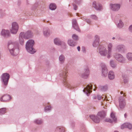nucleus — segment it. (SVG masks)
Wrapping results in <instances>:
<instances>
[{"instance_id":"f257e3e1","label":"nucleus","mask_w":132,"mask_h":132,"mask_svg":"<svg viewBox=\"0 0 132 132\" xmlns=\"http://www.w3.org/2000/svg\"><path fill=\"white\" fill-rule=\"evenodd\" d=\"M8 48L11 54L16 55L19 52L18 46L15 42L10 40L8 42Z\"/></svg>"},{"instance_id":"f03ea898","label":"nucleus","mask_w":132,"mask_h":132,"mask_svg":"<svg viewBox=\"0 0 132 132\" xmlns=\"http://www.w3.org/2000/svg\"><path fill=\"white\" fill-rule=\"evenodd\" d=\"M32 32L30 30H28L25 33L21 32L19 35V41L21 45H23L24 43L23 38L28 39L32 37Z\"/></svg>"},{"instance_id":"7ed1b4c3","label":"nucleus","mask_w":132,"mask_h":132,"mask_svg":"<svg viewBox=\"0 0 132 132\" xmlns=\"http://www.w3.org/2000/svg\"><path fill=\"white\" fill-rule=\"evenodd\" d=\"M112 47V44L111 43L109 44L108 45V51L106 50V49L104 47L102 48L100 51V54L102 55L105 56L107 54V57L108 58H109L111 56V48Z\"/></svg>"},{"instance_id":"20e7f679","label":"nucleus","mask_w":132,"mask_h":132,"mask_svg":"<svg viewBox=\"0 0 132 132\" xmlns=\"http://www.w3.org/2000/svg\"><path fill=\"white\" fill-rule=\"evenodd\" d=\"M10 78V75L7 73H3L1 75V80L4 87H6L7 85Z\"/></svg>"},{"instance_id":"39448f33","label":"nucleus","mask_w":132,"mask_h":132,"mask_svg":"<svg viewBox=\"0 0 132 132\" xmlns=\"http://www.w3.org/2000/svg\"><path fill=\"white\" fill-rule=\"evenodd\" d=\"M26 48L27 52L31 54H33V41L29 40L27 42Z\"/></svg>"},{"instance_id":"423d86ee","label":"nucleus","mask_w":132,"mask_h":132,"mask_svg":"<svg viewBox=\"0 0 132 132\" xmlns=\"http://www.w3.org/2000/svg\"><path fill=\"white\" fill-rule=\"evenodd\" d=\"M19 28L18 23L16 22H13L12 24V27L10 29L11 32L13 34H16L18 31Z\"/></svg>"},{"instance_id":"0eeeda50","label":"nucleus","mask_w":132,"mask_h":132,"mask_svg":"<svg viewBox=\"0 0 132 132\" xmlns=\"http://www.w3.org/2000/svg\"><path fill=\"white\" fill-rule=\"evenodd\" d=\"M92 85L91 84L88 85L87 86L86 88H84L83 90L85 92L87 95H88V94H89L92 92L91 90L92 89Z\"/></svg>"},{"instance_id":"6e6552de","label":"nucleus","mask_w":132,"mask_h":132,"mask_svg":"<svg viewBox=\"0 0 132 132\" xmlns=\"http://www.w3.org/2000/svg\"><path fill=\"white\" fill-rule=\"evenodd\" d=\"M1 34V35L6 37H9L10 35L9 31L7 30H2Z\"/></svg>"},{"instance_id":"1a4fd4ad","label":"nucleus","mask_w":132,"mask_h":132,"mask_svg":"<svg viewBox=\"0 0 132 132\" xmlns=\"http://www.w3.org/2000/svg\"><path fill=\"white\" fill-rule=\"evenodd\" d=\"M11 99V96L9 95H5L3 96L1 98V101L2 102L9 101Z\"/></svg>"},{"instance_id":"9d476101","label":"nucleus","mask_w":132,"mask_h":132,"mask_svg":"<svg viewBox=\"0 0 132 132\" xmlns=\"http://www.w3.org/2000/svg\"><path fill=\"white\" fill-rule=\"evenodd\" d=\"M114 56L115 59L119 61L122 62L123 60V57L120 54H116Z\"/></svg>"},{"instance_id":"9b49d317","label":"nucleus","mask_w":132,"mask_h":132,"mask_svg":"<svg viewBox=\"0 0 132 132\" xmlns=\"http://www.w3.org/2000/svg\"><path fill=\"white\" fill-rule=\"evenodd\" d=\"M93 6L97 10H100L102 9L101 5L99 3L94 2L93 3Z\"/></svg>"},{"instance_id":"f8f14e48","label":"nucleus","mask_w":132,"mask_h":132,"mask_svg":"<svg viewBox=\"0 0 132 132\" xmlns=\"http://www.w3.org/2000/svg\"><path fill=\"white\" fill-rule=\"evenodd\" d=\"M90 118L93 120V121L96 123H98L100 121V119L97 116H95L94 115H91L90 116Z\"/></svg>"},{"instance_id":"ddd939ff","label":"nucleus","mask_w":132,"mask_h":132,"mask_svg":"<svg viewBox=\"0 0 132 132\" xmlns=\"http://www.w3.org/2000/svg\"><path fill=\"white\" fill-rule=\"evenodd\" d=\"M111 9L114 11H117L120 8V5L119 4H111Z\"/></svg>"},{"instance_id":"4468645a","label":"nucleus","mask_w":132,"mask_h":132,"mask_svg":"<svg viewBox=\"0 0 132 132\" xmlns=\"http://www.w3.org/2000/svg\"><path fill=\"white\" fill-rule=\"evenodd\" d=\"M127 127L130 129L132 128V125L130 123H126L122 125L121 126V128L123 129L124 128Z\"/></svg>"},{"instance_id":"2eb2a0df","label":"nucleus","mask_w":132,"mask_h":132,"mask_svg":"<svg viewBox=\"0 0 132 132\" xmlns=\"http://www.w3.org/2000/svg\"><path fill=\"white\" fill-rule=\"evenodd\" d=\"M98 99L99 100H100L102 98H104L107 100L109 101L112 100L111 97H110L109 98H107V96L105 95V96L103 95V96L101 97L100 96H98Z\"/></svg>"},{"instance_id":"dca6fc26","label":"nucleus","mask_w":132,"mask_h":132,"mask_svg":"<svg viewBox=\"0 0 132 132\" xmlns=\"http://www.w3.org/2000/svg\"><path fill=\"white\" fill-rule=\"evenodd\" d=\"M119 106L121 108H123L125 105V103L124 100H120L119 101Z\"/></svg>"},{"instance_id":"f3484780","label":"nucleus","mask_w":132,"mask_h":132,"mask_svg":"<svg viewBox=\"0 0 132 132\" xmlns=\"http://www.w3.org/2000/svg\"><path fill=\"white\" fill-rule=\"evenodd\" d=\"M106 115V113L103 111L99 112L98 115L101 118H104Z\"/></svg>"},{"instance_id":"a211bd4d","label":"nucleus","mask_w":132,"mask_h":132,"mask_svg":"<svg viewBox=\"0 0 132 132\" xmlns=\"http://www.w3.org/2000/svg\"><path fill=\"white\" fill-rule=\"evenodd\" d=\"M108 77L109 79H112L114 78V75L113 72L110 71L109 72L108 74Z\"/></svg>"},{"instance_id":"6ab92c4d","label":"nucleus","mask_w":132,"mask_h":132,"mask_svg":"<svg viewBox=\"0 0 132 132\" xmlns=\"http://www.w3.org/2000/svg\"><path fill=\"white\" fill-rule=\"evenodd\" d=\"M108 73L107 70L105 67H102V73L104 76H106L107 75Z\"/></svg>"},{"instance_id":"aec40b11","label":"nucleus","mask_w":132,"mask_h":132,"mask_svg":"<svg viewBox=\"0 0 132 132\" xmlns=\"http://www.w3.org/2000/svg\"><path fill=\"white\" fill-rule=\"evenodd\" d=\"M56 7V6L54 4H51L49 6L50 9L52 10H55Z\"/></svg>"},{"instance_id":"412c9836","label":"nucleus","mask_w":132,"mask_h":132,"mask_svg":"<svg viewBox=\"0 0 132 132\" xmlns=\"http://www.w3.org/2000/svg\"><path fill=\"white\" fill-rule=\"evenodd\" d=\"M95 37L96 38V40L97 41L95 42H94L93 44V46H95L96 45H97L98 44L99 42V38L98 36L97 35H96L95 36Z\"/></svg>"},{"instance_id":"4be33fe9","label":"nucleus","mask_w":132,"mask_h":132,"mask_svg":"<svg viewBox=\"0 0 132 132\" xmlns=\"http://www.w3.org/2000/svg\"><path fill=\"white\" fill-rule=\"evenodd\" d=\"M54 43L55 44L57 45H60L61 44V41L57 38H56L54 39Z\"/></svg>"},{"instance_id":"5701e85b","label":"nucleus","mask_w":132,"mask_h":132,"mask_svg":"<svg viewBox=\"0 0 132 132\" xmlns=\"http://www.w3.org/2000/svg\"><path fill=\"white\" fill-rule=\"evenodd\" d=\"M6 109L5 108H3L0 109V114H3L6 112Z\"/></svg>"},{"instance_id":"b1692460","label":"nucleus","mask_w":132,"mask_h":132,"mask_svg":"<svg viewBox=\"0 0 132 132\" xmlns=\"http://www.w3.org/2000/svg\"><path fill=\"white\" fill-rule=\"evenodd\" d=\"M71 40H69L68 41V43L69 45L71 46H74L76 45V44L75 43H73Z\"/></svg>"},{"instance_id":"393cba45","label":"nucleus","mask_w":132,"mask_h":132,"mask_svg":"<svg viewBox=\"0 0 132 132\" xmlns=\"http://www.w3.org/2000/svg\"><path fill=\"white\" fill-rule=\"evenodd\" d=\"M127 57L129 60H132V53H128L127 54Z\"/></svg>"},{"instance_id":"a878e982","label":"nucleus","mask_w":132,"mask_h":132,"mask_svg":"<svg viewBox=\"0 0 132 132\" xmlns=\"http://www.w3.org/2000/svg\"><path fill=\"white\" fill-rule=\"evenodd\" d=\"M123 46L122 45H119L117 47V49L118 51H120L123 49Z\"/></svg>"},{"instance_id":"bb28decb","label":"nucleus","mask_w":132,"mask_h":132,"mask_svg":"<svg viewBox=\"0 0 132 132\" xmlns=\"http://www.w3.org/2000/svg\"><path fill=\"white\" fill-rule=\"evenodd\" d=\"M59 60L60 61L62 62L64 60V56L63 55H61L60 56L59 58Z\"/></svg>"},{"instance_id":"cd10ccee","label":"nucleus","mask_w":132,"mask_h":132,"mask_svg":"<svg viewBox=\"0 0 132 132\" xmlns=\"http://www.w3.org/2000/svg\"><path fill=\"white\" fill-rule=\"evenodd\" d=\"M100 89L102 91H105L107 89V87L106 86H101L100 87Z\"/></svg>"},{"instance_id":"c85d7f7f","label":"nucleus","mask_w":132,"mask_h":132,"mask_svg":"<svg viewBox=\"0 0 132 132\" xmlns=\"http://www.w3.org/2000/svg\"><path fill=\"white\" fill-rule=\"evenodd\" d=\"M111 117L113 119V120L114 121H116L117 119L116 118L114 114L112 112L111 114Z\"/></svg>"},{"instance_id":"c756f323","label":"nucleus","mask_w":132,"mask_h":132,"mask_svg":"<svg viewBox=\"0 0 132 132\" xmlns=\"http://www.w3.org/2000/svg\"><path fill=\"white\" fill-rule=\"evenodd\" d=\"M123 23L121 21H119V22L118 24V27L120 28H121L123 27Z\"/></svg>"},{"instance_id":"7c9ffc66","label":"nucleus","mask_w":132,"mask_h":132,"mask_svg":"<svg viewBox=\"0 0 132 132\" xmlns=\"http://www.w3.org/2000/svg\"><path fill=\"white\" fill-rule=\"evenodd\" d=\"M72 25L73 27H75V25L77 24V23L76 20L75 19H73L72 20Z\"/></svg>"},{"instance_id":"2f4dec72","label":"nucleus","mask_w":132,"mask_h":132,"mask_svg":"<svg viewBox=\"0 0 132 132\" xmlns=\"http://www.w3.org/2000/svg\"><path fill=\"white\" fill-rule=\"evenodd\" d=\"M44 35L45 36H47L49 35V32L47 30H45L44 32Z\"/></svg>"},{"instance_id":"473e14b6","label":"nucleus","mask_w":132,"mask_h":132,"mask_svg":"<svg viewBox=\"0 0 132 132\" xmlns=\"http://www.w3.org/2000/svg\"><path fill=\"white\" fill-rule=\"evenodd\" d=\"M67 73V71H65L64 72L62 75V76L63 77L65 78L66 77H67V75H66V73Z\"/></svg>"},{"instance_id":"72a5a7b5","label":"nucleus","mask_w":132,"mask_h":132,"mask_svg":"<svg viewBox=\"0 0 132 132\" xmlns=\"http://www.w3.org/2000/svg\"><path fill=\"white\" fill-rule=\"evenodd\" d=\"M110 63L111 66L112 67H116V65L114 64V62L112 61H111Z\"/></svg>"},{"instance_id":"f704fd0d","label":"nucleus","mask_w":132,"mask_h":132,"mask_svg":"<svg viewBox=\"0 0 132 132\" xmlns=\"http://www.w3.org/2000/svg\"><path fill=\"white\" fill-rule=\"evenodd\" d=\"M73 27L76 30H77L78 31H79V30H80L79 29V28L78 27V26L77 24H76V25H75V27Z\"/></svg>"},{"instance_id":"c9c22d12","label":"nucleus","mask_w":132,"mask_h":132,"mask_svg":"<svg viewBox=\"0 0 132 132\" xmlns=\"http://www.w3.org/2000/svg\"><path fill=\"white\" fill-rule=\"evenodd\" d=\"M72 38L73 39L75 40H77L78 39V36L75 34H74L73 35Z\"/></svg>"},{"instance_id":"e433bc0d","label":"nucleus","mask_w":132,"mask_h":132,"mask_svg":"<svg viewBox=\"0 0 132 132\" xmlns=\"http://www.w3.org/2000/svg\"><path fill=\"white\" fill-rule=\"evenodd\" d=\"M35 122L38 124H40L42 122V121L41 120H37L35 121Z\"/></svg>"},{"instance_id":"4c0bfd02","label":"nucleus","mask_w":132,"mask_h":132,"mask_svg":"<svg viewBox=\"0 0 132 132\" xmlns=\"http://www.w3.org/2000/svg\"><path fill=\"white\" fill-rule=\"evenodd\" d=\"M51 107L50 106H48L45 108V110H49L51 109Z\"/></svg>"},{"instance_id":"58836bf2","label":"nucleus","mask_w":132,"mask_h":132,"mask_svg":"<svg viewBox=\"0 0 132 132\" xmlns=\"http://www.w3.org/2000/svg\"><path fill=\"white\" fill-rule=\"evenodd\" d=\"M91 18H92L95 19H96L97 18L96 16L95 15H91Z\"/></svg>"},{"instance_id":"ea45409f","label":"nucleus","mask_w":132,"mask_h":132,"mask_svg":"<svg viewBox=\"0 0 132 132\" xmlns=\"http://www.w3.org/2000/svg\"><path fill=\"white\" fill-rule=\"evenodd\" d=\"M73 6L74 9V10H77V6H76L75 4H73Z\"/></svg>"},{"instance_id":"a19ab883","label":"nucleus","mask_w":132,"mask_h":132,"mask_svg":"<svg viewBox=\"0 0 132 132\" xmlns=\"http://www.w3.org/2000/svg\"><path fill=\"white\" fill-rule=\"evenodd\" d=\"M106 121L110 122H111L112 121L111 119H108L106 120Z\"/></svg>"},{"instance_id":"79ce46f5","label":"nucleus","mask_w":132,"mask_h":132,"mask_svg":"<svg viewBox=\"0 0 132 132\" xmlns=\"http://www.w3.org/2000/svg\"><path fill=\"white\" fill-rule=\"evenodd\" d=\"M86 22L89 24H90V21L89 19H87L86 20Z\"/></svg>"},{"instance_id":"37998d69","label":"nucleus","mask_w":132,"mask_h":132,"mask_svg":"<svg viewBox=\"0 0 132 132\" xmlns=\"http://www.w3.org/2000/svg\"><path fill=\"white\" fill-rule=\"evenodd\" d=\"M129 29L130 31L132 32V25L130 26L129 28Z\"/></svg>"},{"instance_id":"c03bdc74","label":"nucleus","mask_w":132,"mask_h":132,"mask_svg":"<svg viewBox=\"0 0 132 132\" xmlns=\"http://www.w3.org/2000/svg\"><path fill=\"white\" fill-rule=\"evenodd\" d=\"M82 50L84 52H85V48L84 47H82Z\"/></svg>"},{"instance_id":"a18cd8bd","label":"nucleus","mask_w":132,"mask_h":132,"mask_svg":"<svg viewBox=\"0 0 132 132\" xmlns=\"http://www.w3.org/2000/svg\"><path fill=\"white\" fill-rule=\"evenodd\" d=\"M77 49L78 51H79L80 50V47L79 46L78 47H77Z\"/></svg>"},{"instance_id":"49530a36","label":"nucleus","mask_w":132,"mask_h":132,"mask_svg":"<svg viewBox=\"0 0 132 132\" xmlns=\"http://www.w3.org/2000/svg\"><path fill=\"white\" fill-rule=\"evenodd\" d=\"M87 76L88 75L89 73V72L88 70L87 71Z\"/></svg>"},{"instance_id":"de8ad7c7","label":"nucleus","mask_w":132,"mask_h":132,"mask_svg":"<svg viewBox=\"0 0 132 132\" xmlns=\"http://www.w3.org/2000/svg\"><path fill=\"white\" fill-rule=\"evenodd\" d=\"M124 116H125V118H126V117H127V114H126V113H125V114H124Z\"/></svg>"},{"instance_id":"09e8293b","label":"nucleus","mask_w":132,"mask_h":132,"mask_svg":"<svg viewBox=\"0 0 132 132\" xmlns=\"http://www.w3.org/2000/svg\"><path fill=\"white\" fill-rule=\"evenodd\" d=\"M123 92H122V91H121V92H120V94H123Z\"/></svg>"},{"instance_id":"8fccbe9b","label":"nucleus","mask_w":132,"mask_h":132,"mask_svg":"<svg viewBox=\"0 0 132 132\" xmlns=\"http://www.w3.org/2000/svg\"><path fill=\"white\" fill-rule=\"evenodd\" d=\"M2 10H0V13H2Z\"/></svg>"},{"instance_id":"3c124183","label":"nucleus","mask_w":132,"mask_h":132,"mask_svg":"<svg viewBox=\"0 0 132 132\" xmlns=\"http://www.w3.org/2000/svg\"><path fill=\"white\" fill-rule=\"evenodd\" d=\"M1 52H0V58L1 57Z\"/></svg>"},{"instance_id":"603ef678","label":"nucleus","mask_w":132,"mask_h":132,"mask_svg":"<svg viewBox=\"0 0 132 132\" xmlns=\"http://www.w3.org/2000/svg\"><path fill=\"white\" fill-rule=\"evenodd\" d=\"M123 96H125V94H123Z\"/></svg>"},{"instance_id":"864d4df0","label":"nucleus","mask_w":132,"mask_h":132,"mask_svg":"<svg viewBox=\"0 0 132 132\" xmlns=\"http://www.w3.org/2000/svg\"><path fill=\"white\" fill-rule=\"evenodd\" d=\"M114 132H119L118 131H114Z\"/></svg>"},{"instance_id":"5fc2aeb1","label":"nucleus","mask_w":132,"mask_h":132,"mask_svg":"<svg viewBox=\"0 0 132 132\" xmlns=\"http://www.w3.org/2000/svg\"><path fill=\"white\" fill-rule=\"evenodd\" d=\"M114 37H113V38H112L113 39H114Z\"/></svg>"},{"instance_id":"6e6d98bb","label":"nucleus","mask_w":132,"mask_h":132,"mask_svg":"<svg viewBox=\"0 0 132 132\" xmlns=\"http://www.w3.org/2000/svg\"><path fill=\"white\" fill-rule=\"evenodd\" d=\"M33 52H34H34H35V51H34V50Z\"/></svg>"},{"instance_id":"4d7b16f0","label":"nucleus","mask_w":132,"mask_h":132,"mask_svg":"<svg viewBox=\"0 0 132 132\" xmlns=\"http://www.w3.org/2000/svg\"><path fill=\"white\" fill-rule=\"evenodd\" d=\"M77 16H79V15H78V14H77Z\"/></svg>"}]
</instances>
